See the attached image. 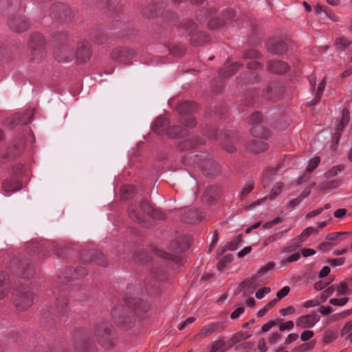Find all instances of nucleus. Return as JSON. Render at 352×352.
Segmentation results:
<instances>
[{
    "label": "nucleus",
    "mask_w": 352,
    "mask_h": 352,
    "mask_svg": "<svg viewBox=\"0 0 352 352\" xmlns=\"http://www.w3.org/2000/svg\"><path fill=\"white\" fill-rule=\"evenodd\" d=\"M125 305L114 307L111 311V316L115 322L122 328L130 329L135 322V315L138 311H146V307L135 298H126Z\"/></svg>",
    "instance_id": "1"
},
{
    "label": "nucleus",
    "mask_w": 352,
    "mask_h": 352,
    "mask_svg": "<svg viewBox=\"0 0 352 352\" xmlns=\"http://www.w3.org/2000/svg\"><path fill=\"white\" fill-rule=\"evenodd\" d=\"M182 161L185 165L198 164L203 173L208 176L215 177L221 172L219 164L215 162L208 154L198 155L190 153L184 156Z\"/></svg>",
    "instance_id": "2"
},
{
    "label": "nucleus",
    "mask_w": 352,
    "mask_h": 352,
    "mask_svg": "<svg viewBox=\"0 0 352 352\" xmlns=\"http://www.w3.org/2000/svg\"><path fill=\"white\" fill-rule=\"evenodd\" d=\"M144 214L156 219H163L165 217V214L160 210L153 208L146 199L142 200L139 206L131 204L129 207L130 218L137 223H144Z\"/></svg>",
    "instance_id": "3"
},
{
    "label": "nucleus",
    "mask_w": 352,
    "mask_h": 352,
    "mask_svg": "<svg viewBox=\"0 0 352 352\" xmlns=\"http://www.w3.org/2000/svg\"><path fill=\"white\" fill-rule=\"evenodd\" d=\"M94 336L104 348H110L115 344L116 334L112 325L109 322H101L96 324Z\"/></svg>",
    "instance_id": "4"
},
{
    "label": "nucleus",
    "mask_w": 352,
    "mask_h": 352,
    "mask_svg": "<svg viewBox=\"0 0 352 352\" xmlns=\"http://www.w3.org/2000/svg\"><path fill=\"white\" fill-rule=\"evenodd\" d=\"M45 40L39 33H34L30 36L29 41L30 54L29 58L33 63L40 62L45 56Z\"/></svg>",
    "instance_id": "5"
},
{
    "label": "nucleus",
    "mask_w": 352,
    "mask_h": 352,
    "mask_svg": "<svg viewBox=\"0 0 352 352\" xmlns=\"http://www.w3.org/2000/svg\"><path fill=\"white\" fill-rule=\"evenodd\" d=\"M34 300V295L26 285L16 288L14 303L18 311H24L30 307Z\"/></svg>",
    "instance_id": "6"
},
{
    "label": "nucleus",
    "mask_w": 352,
    "mask_h": 352,
    "mask_svg": "<svg viewBox=\"0 0 352 352\" xmlns=\"http://www.w3.org/2000/svg\"><path fill=\"white\" fill-rule=\"evenodd\" d=\"M197 109V104L193 102L184 101L179 104L177 111L180 115V122L187 127H194L196 121L191 114Z\"/></svg>",
    "instance_id": "7"
},
{
    "label": "nucleus",
    "mask_w": 352,
    "mask_h": 352,
    "mask_svg": "<svg viewBox=\"0 0 352 352\" xmlns=\"http://www.w3.org/2000/svg\"><path fill=\"white\" fill-rule=\"evenodd\" d=\"M182 28L185 29L190 36V42L194 46H199L209 41L210 36L203 32H196L197 25L191 20L182 23Z\"/></svg>",
    "instance_id": "8"
},
{
    "label": "nucleus",
    "mask_w": 352,
    "mask_h": 352,
    "mask_svg": "<svg viewBox=\"0 0 352 352\" xmlns=\"http://www.w3.org/2000/svg\"><path fill=\"white\" fill-rule=\"evenodd\" d=\"M54 55L58 62L66 63L72 61L76 54L71 44H63L60 46H55Z\"/></svg>",
    "instance_id": "9"
},
{
    "label": "nucleus",
    "mask_w": 352,
    "mask_h": 352,
    "mask_svg": "<svg viewBox=\"0 0 352 352\" xmlns=\"http://www.w3.org/2000/svg\"><path fill=\"white\" fill-rule=\"evenodd\" d=\"M80 258L85 263L94 262L95 263L104 266L106 265V259L99 250H85L81 252Z\"/></svg>",
    "instance_id": "10"
},
{
    "label": "nucleus",
    "mask_w": 352,
    "mask_h": 352,
    "mask_svg": "<svg viewBox=\"0 0 352 352\" xmlns=\"http://www.w3.org/2000/svg\"><path fill=\"white\" fill-rule=\"evenodd\" d=\"M8 25L10 30L19 33L26 31L29 27L26 18L19 13L10 16L8 20Z\"/></svg>",
    "instance_id": "11"
},
{
    "label": "nucleus",
    "mask_w": 352,
    "mask_h": 352,
    "mask_svg": "<svg viewBox=\"0 0 352 352\" xmlns=\"http://www.w3.org/2000/svg\"><path fill=\"white\" fill-rule=\"evenodd\" d=\"M236 16L235 12L232 9H226L221 13L220 16L212 19L208 22L210 29H217L222 27L227 21L232 20Z\"/></svg>",
    "instance_id": "12"
},
{
    "label": "nucleus",
    "mask_w": 352,
    "mask_h": 352,
    "mask_svg": "<svg viewBox=\"0 0 352 352\" xmlns=\"http://www.w3.org/2000/svg\"><path fill=\"white\" fill-rule=\"evenodd\" d=\"M135 55V52L133 50L125 47H116L111 53V56L113 60L124 63L126 60L133 58Z\"/></svg>",
    "instance_id": "13"
},
{
    "label": "nucleus",
    "mask_w": 352,
    "mask_h": 352,
    "mask_svg": "<svg viewBox=\"0 0 352 352\" xmlns=\"http://www.w3.org/2000/svg\"><path fill=\"white\" fill-rule=\"evenodd\" d=\"M92 54L90 43L87 41H82L78 43L76 50V57L79 62H87Z\"/></svg>",
    "instance_id": "14"
},
{
    "label": "nucleus",
    "mask_w": 352,
    "mask_h": 352,
    "mask_svg": "<svg viewBox=\"0 0 352 352\" xmlns=\"http://www.w3.org/2000/svg\"><path fill=\"white\" fill-rule=\"evenodd\" d=\"M284 87L280 82H272L263 91V96L268 100L279 98L283 94Z\"/></svg>",
    "instance_id": "15"
},
{
    "label": "nucleus",
    "mask_w": 352,
    "mask_h": 352,
    "mask_svg": "<svg viewBox=\"0 0 352 352\" xmlns=\"http://www.w3.org/2000/svg\"><path fill=\"white\" fill-rule=\"evenodd\" d=\"M190 242L191 239L189 236H181L170 243L169 249L173 252L179 254L188 249Z\"/></svg>",
    "instance_id": "16"
},
{
    "label": "nucleus",
    "mask_w": 352,
    "mask_h": 352,
    "mask_svg": "<svg viewBox=\"0 0 352 352\" xmlns=\"http://www.w3.org/2000/svg\"><path fill=\"white\" fill-rule=\"evenodd\" d=\"M74 345L79 352H85L91 346L89 337L85 330L78 331L74 336Z\"/></svg>",
    "instance_id": "17"
},
{
    "label": "nucleus",
    "mask_w": 352,
    "mask_h": 352,
    "mask_svg": "<svg viewBox=\"0 0 352 352\" xmlns=\"http://www.w3.org/2000/svg\"><path fill=\"white\" fill-rule=\"evenodd\" d=\"M266 48L270 53L283 54L287 51V45L283 41L278 38H272L267 41Z\"/></svg>",
    "instance_id": "18"
},
{
    "label": "nucleus",
    "mask_w": 352,
    "mask_h": 352,
    "mask_svg": "<svg viewBox=\"0 0 352 352\" xmlns=\"http://www.w3.org/2000/svg\"><path fill=\"white\" fill-rule=\"evenodd\" d=\"M320 318L318 314L311 313L299 317L296 321V324L297 327L304 329L311 328L320 320Z\"/></svg>",
    "instance_id": "19"
},
{
    "label": "nucleus",
    "mask_w": 352,
    "mask_h": 352,
    "mask_svg": "<svg viewBox=\"0 0 352 352\" xmlns=\"http://www.w3.org/2000/svg\"><path fill=\"white\" fill-rule=\"evenodd\" d=\"M204 144V141L199 137L195 136L180 141L177 147L180 151H188L197 148Z\"/></svg>",
    "instance_id": "20"
},
{
    "label": "nucleus",
    "mask_w": 352,
    "mask_h": 352,
    "mask_svg": "<svg viewBox=\"0 0 352 352\" xmlns=\"http://www.w3.org/2000/svg\"><path fill=\"white\" fill-rule=\"evenodd\" d=\"M23 143L21 142L17 145H14V148H9L6 151H0V163L4 164L10 160L16 157L22 151Z\"/></svg>",
    "instance_id": "21"
},
{
    "label": "nucleus",
    "mask_w": 352,
    "mask_h": 352,
    "mask_svg": "<svg viewBox=\"0 0 352 352\" xmlns=\"http://www.w3.org/2000/svg\"><path fill=\"white\" fill-rule=\"evenodd\" d=\"M239 135L232 131H227L224 133L223 148L228 153H234L236 148V145L239 141Z\"/></svg>",
    "instance_id": "22"
},
{
    "label": "nucleus",
    "mask_w": 352,
    "mask_h": 352,
    "mask_svg": "<svg viewBox=\"0 0 352 352\" xmlns=\"http://www.w3.org/2000/svg\"><path fill=\"white\" fill-rule=\"evenodd\" d=\"M205 215L203 211L199 209H189L182 215V219L187 223H196L202 221Z\"/></svg>",
    "instance_id": "23"
},
{
    "label": "nucleus",
    "mask_w": 352,
    "mask_h": 352,
    "mask_svg": "<svg viewBox=\"0 0 352 352\" xmlns=\"http://www.w3.org/2000/svg\"><path fill=\"white\" fill-rule=\"evenodd\" d=\"M51 12L58 20L65 21L70 18L71 10L64 4L56 3L53 5Z\"/></svg>",
    "instance_id": "24"
},
{
    "label": "nucleus",
    "mask_w": 352,
    "mask_h": 352,
    "mask_svg": "<svg viewBox=\"0 0 352 352\" xmlns=\"http://www.w3.org/2000/svg\"><path fill=\"white\" fill-rule=\"evenodd\" d=\"M87 274V271L83 267H78L77 268H70L68 274L63 279L60 278V283L61 285L66 284L72 279H79Z\"/></svg>",
    "instance_id": "25"
},
{
    "label": "nucleus",
    "mask_w": 352,
    "mask_h": 352,
    "mask_svg": "<svg viewBox=\"0 0 352 352\" xmlns=\"http://www.w3.org/2000/svg\"><path fill=\"white\" fill-rule=\"evenodd\" d=\"M267 67L269 72L279 74L286 73L289 68L287 63L281 60H270L267 63Z\"/></svg>",
    "instance_id": "26"
},
{
    "label": "nucleus",
    "mask_w": 352,
    "mask_h": 352,
    "mask_svg": "<svg viewBox=\"0 0 352 352\" xmlns=\"http://www.w3.org/2000/svg\"><path fill=\"white\" fill-rule=\"evenodd\" d=\"M258 277L254 275L252 277L245 279L241 283V287H246V290L243 293V296H246L254 293L256 289L262 285L258 282Z\"/></svg>",
    "instance_id": "27"
},
{
    "label": "nucleus",
    "mask_w": 352,
    "mask_h": 352,
    "mask_svg": "<svg viewBox=\"0 0 352 352\" xmlns=\"http://www.w3.org/2000/svg\"><path fill=\"white\" fill-rule=\"evenodd\" d=\"M225 328L224 324L222 322H214L208 325H205L201 329L199 333L195 336V340L199 339L200 336H208L214 332L219 331Z\"/></svg>",
    "instance_id": "28"
},
{
    "label": "nucleus",
    "mask_w": 352,
    "mask_h": 352,
    "mask_svg": "<svg viewBox=\"0 0 352 352\" xmlns=\"http://www.w3.org/2000/svg\"><path fill=\"white\" fill-rule=\"evenodd\" d=\"M169 124L170 122L168 119L166 118L158 117L153 124V130L158 135H162L164 133H168Z\"/></svg>",
    "instance_id": "29"
},
{
    "label": "nucleus",
    "mask_w": 352,
    "mask_h": 352,
    "mask_svg": "<svg viewBox=\"0 0 352 352\" xmlns=\"http://www.w3.org/2000/svg\"><path fill=\"white\" fill-rule=\"evenodd\" d=\"M242 65H243L239 62L226 65L219 71V76L221 79L229 78L234 75Z\"/></svg>",
    "instance_id": "30"
},
{
    "label": "nucleus",
    "mask_w": 352,
    "mask_h": 352,
    "mask_svg": "<svg viewBox=\"0 0 352 352\" xmlns=\"http://www.w3.org/2000/svg\"><path fill=\"white\" fill-rule=\"evenodd\" d=\"M220 188L217 186H210L206 188L203 195V199L208 203L214 201L219 195Z\"/></svg>",
    "instance_id": "31"
},
{
    "label": "nucleus",
    "mask_w": 352,
    "mask_h": 352,
    "mask_svg": "<svg viewBox=\"0 0 352 352\" xmlns=\"http://www.w3.org/2000/svg\"><path fill=\"white\" fill-rule=\"evenodd\" d=\"M90 38L95 43L102 44L107 40V35L104 33L103 28L98 27L91 30Z\"/></svg>",
    "instance_id": "32"
},
{
    "label": "nucleus",
    "mask_w": 352,
    "mask_h": 352,
    "mask_svg": "<svg viewBox=\"0 0 352 352\" xmlns=\"http://www.w3.org/2000/svg\"><path fill=\"white\" fill-rule=\"evenodd\" d=\"M9 278L8 274L6 272H0V299L6 296L9 292Z\"/></svg>",
    "instance_id": "33"
},
{
    "label": "nucleus",
    "mask_w": 352,
    "mask_h": 352,
    "mask_svg": "<svg viewBox=\"0 0 352 352\" xmlns=\"http://www.w3.org/2000/svg\"><path fill=\"white\" fill-rule=\"evenodd\" d=\"M250 133L253 136L263 139H268L270 137V132L261 124H256L251 127Z\"/></svg>",
    "instance_id": "34"
},
{
    "label": "nucleus",
    "mask_w": 352,
    "mask_h": 352,
    "mask_svg": "<svg viewBox=\"0 0 352 352\" xmlns=\"http://www.w3.org/2000/svg\"><path fill=\"white\" fill-rule=\"evenodd\" d=\"M155 254L157 256L160 257L171 260L177 265H183L184 262V259L182 256L173 254H170L162 250H157L155 251Z\"/></svg>",
    "instance_id": "35"
},
{
    "label": "nucleus",
    "mask_w": 352,
    "mask_h": 352,
    "mask_svg": "<svg viewBox=\"0 0 352 352\" xmlns=\"http://www.w3.org/2000/svg\"><path fill=\"white\" fill-rule=\"evenodd\" d=\"M282 190V184L280 183L276 184L272 189V191L269 196L265 197L263 199H258L254 201L251 205L250 208L258 206L262 201L269 199L270 200L274 199L278 195H279Z\"/></svg>",
    "instance_id": "36"
},
{
    "label": "nucleus",
    "mask_w": 352,
    "mask_h": 352,
    "mask_svg": "<svg viewBox=\"0 0 352 352\" xmlns=\"http://www.w3.org/2000/svg\"><path fill=\"white\" fill-rule=\"evenodd\" d=\"M269 146L262 140H252L248 146V149L254 153H260L266 151Z\"/></svg>",
    "instance_id": "37"
},
{
    "label": "nucleus",
    "mask_w": 352,
    "mask_h": 352,
    "mask_svg": "<svg viewBox=\"0 0 352 352\" xmlns=\"http://www.w3.org/2000/svg\"><path fill=\"white\" fill-rule=\"evenodd\" d=\"M56 307L57 312L60 315H64L68 311L67 300L65 295L61 294L56 298Z\"/></svg>",
    "instance_id": "38"
},
{
    "label": "nucleus",
    "mask_w": 352,
    "mask_h": 352,
    "mask_svg": "<svg viewBox=\"0 0 352 352\" xmlns=\"http://www.w3.org/2000/svg\"><path fill=\"white\" fill-rule=\"evenodd\" d=\"M3 188L6 192H14L21 188V184L15 179L6 180L3 182Z\"/></svg>",
    "instance_id": "39"
},
{
    "label": "nucleus",
    "mask_w": 352,
    "mask_h": 352,
    "mask_svg": "<svg viewBox=\"0 0 352 352\" xmlns=\"http://www.w3.org/2000/svg\"><path fill=\"white\" fill-rule=\"evenodd\" d=\"M237 82L240 84H246V83H255L260 80V76L256 73H251L250 76H247V74H245L243 76L241 75L240 77L236 78Z\"/></svg>",
    "instance_id": "40"
},
{
    "label": "nucleus",
    "mask_w": 352,
    "mask_h": 352,
    "mask_svg": "<svg viewBox=\"0 0 352 352\" xmlns=\"http://www.w3.org/2000/svg\"><path fill=\"white\" fill-rule=\"evenodd\" d=\"M230 348L228 342L226 343L223 340H218L212 342L209 352H225Z\"/></svg>",
    "instance_id": "41"
},
{
    "label": "nucleus",
    "mask_w": 352,
    "mask_h": 352,
    "mask_svg": "<svg viewBox=\"0 0 352 352\" xmlns=\"http://www.w3.org/2000/svg\"><path fill=\"white\" fill-rule=\"evenodd\" d=\"M349 111L348 109H344L342 111V119L336 126V132L340 133L349 123Z\"/></svg>",
    "instance_id": "42"
},
{
    "label": "nucleus",
    "mask_w": 352,
    "mask_h": 352,
    "mask_svg": "<svg viewBox=\"0 0 352 352\" xmlns=\"http://www.w3.org/2000/svg\"><path fill=\"white\" fill-rule=\"evenodd\" d=\"M168 134L172 138H180L187 134V130L179 125H174L168 129Z\"/></svg>",
    "instance_id": "43"
},
{
    "label": "nucleus",
    "mask_w": 352,
    "mask_h": 352,
    "mask_svg": "<svg viewBox=\"0 0 352 352\" xmlns=\"http://www.w3.org/2000/svg\"><path fill=\"white\" fill-rule=\"evenodd\" d=\"M250 337V335L248 333L240 331L234 334L229 340H228V347H232L237 342H239L242 340H246Z\"/></svg>",
    "instance_id": "44"
},
{
    "label": "nucleus",
    "mask_w": 352,
    "mask_h": 352,
    "mask_svg": "<svg viewBox=\"0 0 352 352\" xmlns=\"http://www.w3.org/2000/svg\"><path fill=\"white\" fill-rule=\"evenodd\" d=\"M54 41L55 46H60L63 44H70L69 42V36L65 32H60L54 36Z\"/></svg>",
    "instance_id": "45"
},
{
    "label": "nucleus",
    "mask_w": 352,
    "mask_h": 352,
    "mask_svg": "<svg viewBox=\"0 0 352 352\" xmlns=\"http://www.w3.org/2000/svg\"><path fill=\"white\" fill-rule=\"evenodd\" d=\"M340 184V182L339 180L325 181L320 183L318 185V188L321 191L324 190L333 189L338 187Z\"/></svg>",
    "instance_id": "46"
},
{
    "label": "nucleus",
    "mask_w": 352,
    "mask_h": 352,
    "mask_svg": "<svg viewBox=\"0 0 352 352\" xmlns=\"http://www.w3.org/2000/svg\"><path fill=\"white\" fill-rule=\"evenodd\" d=\"M351 235L350 232H331L328 234L325 239L328 241H342L344 238L349 236Z\"/></svg>",
    "instance_id": "47"
},
{
    "label": "nucleus",
    "mask_w": 352,
    "mask_h": 352,
    "mask_svg": "<svg viewBox=\"0 0 352 352\" xmlns=\"http://www.w3.org/2000/svg\"><path fill=\"white\" fill-rule=\"evenodd\" d=\"M279 168L280 165L277 166L274 168H272L266 171L263 178V184L264 188H266L270 184V181L273 179L274 175L276 173Z\"/></svg>",
    "instance_id": "48"
},
{
    "label": "nucleus",
    "mask_w": 352,
    "mask_h": 352,
    "mask_svg": "<svg viewBox=\"0 0 352 352\" xmlns=\"http://www.w3.org/2000/svg\"><path fill=\"white\" fill-rule=\"evenodd\" d=\"M28 249L33 254H40L44 250V246L38 241H32L28 243Z\"/></svg>",
    "instance_id": "49"
},
{
    "label": "nucleus",
    "mask_w": 352,
    "mask_h": 352,
    "mask_svg": "<svg viewBox=\"0 0 352 352\" xmlns=\"http://www.w3.org/2000/svg\"><path fill=\"white\" fill-rule=\"evenodd\" d=\"M341 336L352 342V320L344 324L341 331Z\"/></svg>",
    "instance_id": "50"
},
{
    "label": "nucleus",
    "mask_w": 352,
    "mask_h": 352,
    "mask_svg": "<svg viewBox=\"0 0 352 352\" xmlns=\"http://www.w3.org/2000/svg\"><path fill=\"white\" fill-rule=\"evenodd\" d=\"M19 119H20V113H15L5 120L4 125L10 128L16 126L20 124Z\"/></svg>",
    "instance_id": "51"
},
{
    "label": "nucleus",
    "mask_w": 352,
    "mask_h": 352,
    "mask_svg": "<svg viewBox=\"0 0 352 352\" xmlns=\"http://www.w3.org/2000/svg\"><path fill=\"white\" fill-rule=\"evenodd\" d=\"M157 5L155 3H152L143 10V14L148 18H152L157 15Z\"/></svg>",
    "instance_id": "52"
},
{
    "label": "nucleus",
    "mask_w": 352,
    "mask_h": 352,
    "mask_svg": "<svg viewBox=\"0 0 352 352\" xmlns=\"http://www.w3.org/2000/svg\"><path fill=\"white\" fill-rule=\"evenodd\" d=\"M254 182L252 180H250L248 181L245 184V186H243V188H242L241 190V192L240 193V198L241 199H244L245 197H246V196L250 193L252 192V190H253L254 188Z\"/></svg>",
    "instance_id": "53"
},
{
    "label": "nucleus",
    "mask_w": 352,
    "mask_h": 352,
    "mask_svg": "<svg viewBox=\"0 0 352 352\" xmlns=\"http://www.w3.org/2000/svg\"><path fill=\"white\" fill-rule=\"evenodd\" d=\"M34 274V267L32 264H28L25 268L23 269L22 272L20 273V276L23 278H30Z\"/></svg>",
    "instance_id": "54"
},
{
    "label": "nucleus",
    "mask_w": 352,
    "mask_h": 352,
    "mask_svg": "<svg viewBox=\"0 0 352 352\" xmlns=\"http://www.w3.org/2000/svg\"><path fill=\"white\" fill-rule=\"evenodd\" d=\"M32 110H28L23 114L20 113V119H19L20 124H26L30 122L32 120Z\"/></svg>",
    "instance_id": "55"
},
{
    "label": "nucleus",
    "mask_w": 352,
    "mask_h": 352,
    "mask_svg": "<svg viewBox=\"0 0 352 352\" xmlns=\"http://www.w3.org/2000/svg\"><path fill=\"white\" fill-rule=\"evenodd\" d=\"M351 43V41L345 36H340L336 39V46L338 49H343L349 46Z\"/></svg>",
    "instance_id": "56"
},
{
    "label": "nucleus",
    "mask_w": 352,
    "mask_h": 352,
    "mask_svg": "<svg viewBox=\"0 0 352 352\" xmlns=\"http://www.w3.org/2000/svg\"><path fill=\"white\" fill-rule=\"evenodd\" d=\"M135 188L134 186L131 185H127L123 186L122 188V196L124 199H130L132 197L133 194L135 193Z\"/></svg>",
    "instance_id": "57"
},
{
    "label": "nucleus",
    "mask_w": 352,
    "mask_h": 352,
    "mask_svg": "<svg viewBox=\"0 0 352 352\" xmlns=\"http://www.w3.org/2000/svg\"><path fill=\"white\" fill-rule=\"evenodd\" d=\"M325 78H324L323 80L320 82L317 88L314 100L311 101V102H313V104H316L320 100L321 95L322 94L325 87Z\"/></svg>",
    "instance_id": "58"
},
{
    "label": "nucleus",
    "mask_w": 352,
    "mask_h": 352,
    "mask_svg": "<svg viewBox=\"0 0 352 352\" xmlns=\"http://www.w3.org/2000/svg\"><path fill=\"white\" fill-rule=\"evenodd\" d=\"M317 233L318 230L316 228H314L313 227H309L306 229H305L298 236L296 239L298 242H302L305 240L307 237H308L311 233Z\"/></svg>",
    "instance_id": "59"
},
{
    "label": "nucleus",
    "mask_w": 352,
    "mask_h": 352,
    "mask_svg": "<svg viewBox=\"0 0 352 352\" xmlns=\"http://www.w3.org/2000/svg\"><path fill=\"white\" fill-rule=\"evenodd\" d=\"M259 57H261V54L254 49L248 50L245 51L243 54V58L245 60L252 58L256 59Z\"/></svg>",
    "instance_id": "60"
},
{
    "label": "nucleus",
    "mask_w": 352,
    "mask_h": 352,
    "mask_svg": "<svg viewBox=\"0 0 352 352\" xmlns=\"http://www.w3.org/2000/svg\"><path fill=\"white\" fill-rule=\"evenodd\" d=\"M216 12L214 8H211L210 10L206 8H203L199 11V14L197 15V20L201 21L209 17L212 13Z\"/></svg>",
    "instance_id": "61"
},
{
    "label": "nucleus",
    "mask_w": 352,
    "mask_h": 352,
    "mask_svg": "<svg viewBox=\"0 0 352 352\" xmlns=\"http://www.w3.org/2000/svg\"><path fill=\"white\" fill-rule=\"evenodd\" d=\"M275 266L274 262H270L266 265L262 267L256 274V276L259 278L264 276L267 272L272 270Z\"/></svg>",
    "instance_id": "62"
},
{
    "label": "nucleus",
    "mask_w": 352,
    "mask_h": 352,
    "mask_svg": "<svg viewBox=\"0 0 352 352\" xmlns=\"http://www.w3.org/2000/svg\"><path fill=\"white\" fill-rule=\"evenodd\" d=\"M203 133L210 139H216L217 135L216 129L211 125L206 126L204 129Z\"/></svg>",
    "instance_id": "63"
},
{
    "label": "nucleus",
    "mask_w": 352,
    "mask_h": 352,
    "mask_svg": "<svg viewBox=\"0 0 352 352\" xmlns=\"http://www.w3.org/2000/svg\"><path fill=\"white\" fill-rule=\"evenodd\" d=\"M263 121V116L259 112L252 113L250 117V124L252 126L260 124Z\"/></svg>",
    "instance_id": "64"
}]
</instances>
